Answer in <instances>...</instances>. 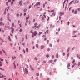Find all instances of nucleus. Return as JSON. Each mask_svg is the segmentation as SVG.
<instances>
[{
	"instance_id": "f257e3e1",
	"label": "nucleus",
	"mask_w": 80,
	"mask_h": 80,
	"mask_svg": "<svg viewBox=\"0 0 80 80\" xmlns=\"http://www.w3.org/2000/svg\"><path fill=\"white\" fill-rule=\"evenodd\" d=\"M37 31H35L34 32H32V36L33 38L34 37V36H36V35H37Z\"/></svg>"
},
{
	"instance_id": "f03ea898",
	"label": "nucleus",
	"mask_w": 80,
	"mask_h": 80,
	"mask_svg": "<svg viewBox=\"0 0 80 80\" xmlns=\"http://www.w3.org/2000/svg\"><path fill=\"white\" fill-rule=\"evenodd\" d=\"M24 72L26 74H28V69L26 68H25L24 70Z\"/></svg>"
},
{
	"instance_id": "7ed1b4c3",
	"label": "nucleus",
	"mask_w": 80,
	"mask_h": 80,
	"mask_svg": "<svg viewBox=\"0 0 80 80\" xmlns=\"http://www.w3.org/2000/svg\"><path fill=\"white\" fill-rule=\"evenodd\" d=\"M11 29L12 30L11 32L12 33H13V31H14V29L13 28H11Z\"/></svg>"
},
{
	"instance_id": "20e7f679",
	"label": "nucleus",
	"mask_w": 80,
	"mask_h": 80,
	"mask_svg": "<svg viewBox=\"0 0 80 80\" xmlns=\"http://www.w3.org/2000/svg\"><path fill=\"white\" fill-rule=\"evenodd\" d=\"M30 68L32 71H33L35 70L33 68H32L31 65H30Z\"/></svg>"
},
{
	"instance_id": "39448f33",
	"label": "nucleus",
	"mask_w": 80,
	"mask_h": 80,
	"mask_svg": "<svg viewBox=\"0 0 80 80\" xmlns=\"http://www.w3.org/2000/svg\"><path fill=\"white\" fill-rule=\"evenodd\" d=\"M22 4H23V2H22V1H21L19 2V4L21 6L22 5Z\"/></svg>"
},
{
	"instance_id": "423d86ee",
	"label": "nucleus",
	"mask_w": 80,
	"mask_h": 80,
	"mask_svg": "<svg viewBox=\"0 0 80 80\" xmlns=\"http://www.w3.org/2000/svg\"><path fill=\"white\" fill-rule=\"evenodd\" d=\"M40 5V2H38L36 4V6H38V5Z\"/></svg>"
},
{
	"instance_id": "0eeeda50",
	"label": "nucleus",
	"mask_w": 80,
	"mask_h": 80,
	"mask_svg": "<svg viewBox=\"0 0 80 80\" xmlns=\"http://www.w3.org/2000/svg\"><path fill=\"white\" fill-rule=\"evenodd\" d=\"M8 39L9 41H12V39L10 38V36H8Z\"/></svg>"
},
{
	"instance_id": "6e6552de",
	"label": "nucleus",
	"mask_w": 80,
	"mask_h": 80,
	"mask_svg": "<svg viewBox=\"0 0 80 80\" xmlns=\"http://www.w3.org/2000/svg\"><path fill=\"white\" fill-rule=\"evenodd\" d=\"M75 14H77V9L75 10L74 11Z\"/></svg>"
},
{
	"instance_id": "1a4fd4ad",
	"label": "nucleus",
	"mask_w": 80,
	"mask_h": 80,
	"mask_svg": "<svg viewBox=\"0 0 80 80\" xmlns=\"http://www.w3.org/2000/svg\"><path fill=\"white\" fill-rule=\"evenodd\" d=\"M52 62H53V60H50L49 62V63H52Z\"/></svg>"
},
{
	"instance_id": "9d476101",
	"label": "nucleus",
	"mask_w": 80,
	"mask_h": 80,
	"mask_svg": "<svg viewBox=\"0 0 80 80\" xmlns=\"http://www.w3.org/2000/svg\"><path fill=\"white\" fill-rule=\"evenodd\" d=\"M77 32H78V31H73V33L74 34H75V33H77Z\"/></svg>"
},
{
	"instance_id": "9b49d317",
	"label": "nucleus",
	"mask_w": 80,
	"mask_h": 80,
	"mask_svg": "<svg viewBox=\"0 0 80 80\" xmlns=\"http://www.w3.org/2000/svg\"><path fill=\"white\" fill-rule=\"evenodd\" d=\"M70 63H68V67H70Z\"/></svg>"
},
{
	"instance_id": "f8f14e48",
	"label": "nucleus",
	"mask_w": 80,
	"mask_h": 80,
	"mask_svg": "<svg viewBox=\"0 0 80 80\" xmlns=\"http://www.w3.org/2000/svg\"><path fill=\"white\" fill-rule=\"evenodd\" d=\"M37 23H34V27H37Z\"/></svg>"
},
{
	"instance_id": "ddd939ff",
	"label": "nucleus",
	"mask_w": 80,
	"mask_h": 80,
	"mask_svg": "<svg viewBox=\"0 0 80 80\" xmlns=\"http://www.w3.org/2000/svg\"><path fill=\"white\" fill-rule=\"evenodd\" d=\"M6 77V76H3V75H2V76H0V78H2L3 77Z\"/></svg>"
},
{
	"instance_id": "4468645a",
	"label": "nucleus",
	"mask_w": 80,
	"mask_h": 80,
	"mask_svg": "<svg viewBox=\"0 0 80 80\" xmlns=\"http://www.w3.org/2000/svg\"><path fill=\"white\" fill-rule=\"evenodd\" d=\"M77 57L78 58H79V59H80V56L78 55V54H77Z\"/></svg>"
},
{
	"instance_id": "2eb2a0df",
	"label": "nucleus",
	"mask_w": 80,
	"mask_h": 80,
	"mask_svg": "<svg viewBox=\"0 0 80 80\" xmlns=\"http://www.w3.org/2000/svg\"><path fill=\"white\" fill-rule=\"evenodd\" d=\"M44 48V46H41V49H43Z\"/></svg>"
},
{
	"instance_id": "dca6fc26",
	"label": "nucleus",
	"mask_w": 80,
	"mask_h": 80,
	"mask_svg": "<svg viewBox=\"0 0 80 80\" xmlns=\"http://www.w3.org/2000/svg\"><path fill=\"white\" fill-rule=\"evenodd\" d=\"M75 59H73L72 62V63L73 64V63H75Z\"/></svg>"
},
{
	"instance_id": "f3484780",
	"label": "nucleus",
	"mask_w": 80,
	"mask_h": 80,
	"mask_svg": "<svg viewBox=\"0 0 80 80\" xmlns=\"http://www.w3.org/2000/svg\"><path fill=\"white\" fill-rule=\"evenodd\" d=\"M60 17H62V12H60Z\"/></svg>"
},
{
	"instance_id": "a211bd4d",
	"label": "nucleus",
	"mask_w": 80,
	"mask_h": 80,
	"mask_svg": "<svg viewBox=\"0 0 80 80\" xmlns=\"http://www.w3.org/2000/svg\"><path fill=\"white\" fill-rule=\"evenodd\" d=\"M8 20H9V21L10 22H11V20L10 19V18H8Z\"/></svg>"
},
{
	"instance_id": "6ab92c4d",
	"label": "nucleus",
	"mask_w": 80,
	"mask_h": 80,
	"mask_svg": "<svg viewBox=\"0 0 80 80\" xmlns=\"http://www.w3.org/2000/svg\"><path fill=\"white\" fill-rule=\"evenodd\" d=\"M41 34H42V32H40L39 33L38 35L40 36V35Z\"/></svg>"
},
{
	"instance_id": "aec40b11",
	"label": "nucleus",
	"mask_w": 80,
	"mask_h": 80,
	"mask_svg": "<svg viewBox=\"0 0 80 80\" xmlns=\"http://www.w3.org/2000/svg\"><path fill=\"white\" fill-rule=\"evenodd\" d=\"M55 15H56L55 12H53V13L52 14V15H53V16H55Z\"/></svg>"
},
{
	"instance_id": "412c9836",
	"label": "nucleus",
	"mask_w": 80,
	"mask_h": 80,
	"mask_svg": "<svg viewBox=\"0 0 80 80\" xmlns=\"http://www.w3.org/2000/svg\"><path fill=\"white\" fill-rule=\"evenodd\" d=\"M26 52H28V48H26Z\"/></svg>"
},
{
	"instance_id": "4be33fe9",
	"label": "nucleus",
	"mask_w": 80,
	"mask_h": 80,
	"mask_svg": "<svg viewBox=\"0 0 80 80\" xmlns=\"http://www.w3.org/2000/svg\"><path fill=\"white\" fill-rule=\"evenodd\" d=\"M22 29H20L19 30V32H20V33H21V32H22Z\"/></svg>"
},
{
	"instance_id": "5701e85b",
	"label": "nucleus",
	"mask_w": 80,
	"mask_h": 80,
	"mask_svg": "<svg viewBox=\"0 0 80 80\" xmlns=\"http://www.w3.org/2000/svg\"><path fill=\"white\" fill-rule=\"evenodd\" d=\"M70 50V48H68V50H67V52H69V51Z\"/></svg>"
},
{
	"instance_id": "b1692460",
	"label": "nucleus",
	"mask_w": 80,
	"mask_h": 80,
	"mask_svg": "<svg viewBox=\"0 0 80 80\" xmlns=\"http://www.w3.org/2000/svg\"><path fill=\"white\" fill-rule=\"evenodd\" d=\"M0 66H2V62L0 61Z\"/></svg>"
},
{
	"instance_id": "393cba45",
	"label": "nucleus",
	"mask_w": 80,
	"mask_h": 80,
	"mask_svg": "<svg viewBox=\"0 0 80 80\" xmlns=\"http://www.w3.org/2000/svg\"><path fill=\"white\" fill-rule=\"evenodd\" d=\"M6 5H7V6H8V2H6Z\"/></svg>"
},
{
	"instance_id": "a878e982",
	"label": "nucleus",
	"mask_w": 80,
	"mask_h": 80,
	"mask_svg": "<svg viewBox=\"0 0 80 80\" xmlns=\"http://www.w3.org/2000/svg\"><path fill=\"white\" fill-rule=\"evenodd\" d=\"M32 8V6L30 5L28 9H30V8Z\"/></svg>"
},
{
	"instance_id": "bb28decb",
	"label": "nucleus",
	"mask_w": 80,
	"mask_h": 80,
	"mask_svg": "<svg viewBox=\"0 0 80 80\" xmlns=\"http://www.w3.org/2000/svg\"><path fill=\"white\" fill-rule=\"evenodd\" d=\"M71 9H72V7H70L69 8V11H70Z\"/></svg>"
},
{
	"instance_id": "cd10ccee",
	"label": "nucleus",
	"mask_w": 80,
	"mask_h": 80,
	"mask_svg": "<svg viewBox=\"0 0 80 80\" xmlns=\"http://www.w3.org/2000/svg\"><path fill=\"white\" fill-rule=\"evenodd\" d=\"M35 60H38V58H37V57H35Z\"/></svg>"
},
{
	"instance_id": "c85d7f7f",
	"label": "nucleus",
	"mask_w": 80,
	"mask_h": 80,
	"mask_svg": "<svg viewBox=\"0 0 80 80\" xmlns=\"http://www.w3.org/2000/svg\"><path fill=\"white\" fill-rule=\"evenodd\" d=\"M36 47L37 48H38V44H36Z\"/></svg>"
},
{
	"instance_id": "c756f323",
	"label": "nucleus",
	"mask_w": 80,
	"mask_h": 80,
	"mask_svg": "<svg viewBox=\"0 0 80 80\" xmlns=\"http://www.w3.org/2000/svg\"><path fill=\"white\" fill-rule=\"evenodd\" d=\"M56 57L57 58H58V54H57L56 55Z\"/></svg>"
},
{
	"instance_id": "7c9ffc66",
	"label": "nucleus",
	"mask_w": 80,
	"mask_h": 80,
	"mask_svg": "<svg viewBox=\"0 0 80 80\" xmlns=\"http://www.w3.org/2000/svg\"><path fill=\"white\" fill-rule=\"evenodd\" d=\"M11 5H13V2H11Z\"/></svg>"
},
{
	"instance_id": "2f4dec72",
	"label": "nucleus",
	"mask_w": 80,
	"mask_h": 80,
	"mask_svg": "<svg viewBox=\"0 0 80 80\" xmlns=\"http://www.w3.org/2000/svg\"><path fill=\"white\" fill-rule=\"evenodd\" d=\"M36 75L37 76H39V74L38 73H36Z\"/></svg>"
},
{
	"instance_id": "473e14b6",
	"label": "nucleus",
	"mask_w": 80,
	"mask_h": 80,
	"mask_svg": "<svg viewBox=\"0 0 80 80\" xmlns=\"http://www.w3.org/2000/svg\"><path fill=\"white\" fill-rule=\"evenodd\" d=\"M74 2V1H72L71 2V3H70V4L71 5L72 3H73Z\"/></svg>"
},
{
	"instance_id": "72a5a7b5",
	"label": "nucleus",
	"mask_w": 80,
	"mask_h": 80,
	"mask_svg": "<svg viewBox=\"0 0 80 80\" xmlns=\"http://www.w3.org/2000/svg\"><path fill=\"white\" fill-rule=\"evenodd\" d=\"M0 55H2V52L0 51Z\"/></svg>"
},
{
	"instance_id": "f704fd0d",
	"label": "nucleus",
	"mask_w": 80,
	"mask_h": 80,
	"mask_svg": "<svg viewBox=\"0 0 80 80\" xmlns=\"http://www.w3.org/2000/svg\"><path fill=\"white\" fill-rule=\"evenodd\" d=\"M0 70H4V69L0 68Z\"/></svg>"
},
{
	"instance_id": "c9c22d12",
	"label": "nucleus",
	"mask_w": 80,
	"mask_h": 80,
	"mask_svg": "<svg viewBox=\"0 0 80 80\" xmlns=\"http://www.w3.org/2000/svg\"><path fill=\"white\" fill-rule=\"evenodd\" d=\"M5 60L6 61V63H7V64H8V61H7V60L6 59H5Z\"/></svg>"
},
{
	"instance_id": "e433bc0d",
	"label": "nucleus",
	"mask_w": 80,
	"mask_h": 80,
	"mask_svg": "<svg viewBox=\"0 0 80 80\" xmlns=\"http://www.w3.org/2000/svg\"><path fill=\"white\" fill-rule=\"evenodd\" d=\"M0 60H1V61H3V59H2L1 58H0Z\"/></svg>"
},
{
	"instance_id": "4c0bfd02",
	"label": "nucleus",
	"mask_w": 80,
	"mask_h": 80,
	"mask_svg": "<svg viewBox=\"0 0 80 80\" xmlns=\"http://www.w3.org/2000/svg\"><path fill=\"white\" fill-rule=\"evenodd\" d=\"M28 19H29V16H28V17L26 18V20H28Z\"/></svg>"
},
{
	"instance_id": "58836bf2",
	"label": "nucleus",
	"mask_w": 80,
	"mask_h": 80,
	"mask_svg": "<svg viewBox=\"0 0 80 80\" xmlns=\"http://www.w3.org/2000/svg\"><path fill=\"white\" fill-rule=\"evenodd\" d=\"M16 15H17V17H19V14H17Z\"/></svg>"
},
{
	"instance_id": "ea45409f",
	"label": "nucleus",
	"mask_w": 80,
	"mask_h": 80,
	"mask_svg": "<svg viewBox=\"0 0 80 80\" xmlns=\"http://www.w3.org/2000/svg\"><path fill=\"white\" fill-rule=\"evenodd\" d=\"M46 57H47V58H48V57H49V55H47Z\"/></svg>"
},
{
	"instance_id": "a19ab883",
	"label": "nucleus",
	"mask_w": 80,
	"mask_h": 80,
	"mask_svg": "<svg viewBox=\"0 0 80 80\" xmlns=\"http://www.w3.org/2000/svg\"><path fill=\"white\" fill-rule=\"evenodd\" d=\"M80 65V62H79L78 63V66H79Z\"/></svg>"
},
{
	"instance_id": "79ce46f5",
	"label": "nucleus",
	"mask_w": 80,
	"mask_h": 80,
	"mask_svg": "<svg viewBox=\"0 0 80 80\" xmlns=\"http://www.w3.org/2000/svg\"><path fill=\"white\" fill-rule=\"evenodd\" d=\"M69 55H70V54L68 53L67 55V57H69Z\"/></svg>"
},
{
	"instance_id": "37998d69",
	"label": "nucleus",
	"mask_w": 80,
	"mask_h": 80,
	"mask_svg": "<svg viewBox=\"0 0 80 80\" xmlns=\"http://www.w3.org/2000/svg\"><path fill=\"white\" fill-rule=\"evenodd\" d=\"M78 11H80V8H78Z\"/></svg>"
},
{
	"instance_id": "c03bdc74",
	"label": "nucleus",
	"mask_w": 80,
	"mask_h": 80,
	"mask_svg": "<svg viewBox=\"0 0 80 80\" xmlns=\"http://www.w3.org/2000/svg\"><path fill=\"white\" fill-rule=\"evenodd\" d=\"M14 69H16V68H17L16 67V66H14Z\"/></svg>"
},
{
	"instance_id": "a18cd8bd",
	"label": "nucleus",
	"mask_w": 80,
	"mask_h": 80,
	"mask_svg": "<svg viewBox=\"0 0 80 80\" xmlns=\"http://www.w3.org/2000/svg\"><path fill=\"white\" fill-rule=\"evenodd\" d=\"M50 48H48V49L47 51H48V52H49V51H50Z\"/></svg>"
},
{
	"instance_id": "49530a36",
	"label": "nucleus",
	"mask_w": 80,
	"mask_h": 80,
	"mask_svg": "<svg viewBox=\"0 0 80 80\" xmlns=\"http://www.w3.org/2000/svg\"><path fill=\"white\" fill-rule=\"evenodd\" d=\"M60 30V28H59L58 30V32H59Z\"/></svg>"
},
{
	"instance_id": "de8ad7c7",
	"label": "nucleus",
	"mask_w": 80,
	"mask_h": 80,
	"mask_svg": "<svg viewBox=\"0 0 80 80\" xmlns=\"http://www.w3.org/2000/svg\"><path fill=\"white\" fill-rule=\"evenodd\" d=\"M43 17H44L45 18H46V16H45V15H43Z\"/></svg>"
},
{
	"instance_id": "09e8293b",
	"label": "nucleus",
	"mask_w": 80,
	"mask_h": 80,
	"mask_svg": "<svg viewBox=\"0 0 80 80\" xmlns=\"http://www.w3.org/2000/svg\"><path fill=\"white\" fill-rule=\"evenodd\" d=\"M74 49H75V48H73L72 49V50H74Z\"/></svg>"
},
{
	"instance_id": "8fccbe9b",
	"label": "nucleus",
	"mask_w": 80,
	"mask_h": 80,
	"mask_svg": "<svg viewBox=\"0 0 80 80\" xmlns=\"http://www.w3.org/2000/svg\"><path fill=\"white\" fill-rule=\"evenodd\" d=\"M15 38H16L17 40H18V38H17V36H15Z\"/></svg>"
},
{
	"instance_id": "3c124183",
	"label": "nucleus",
	"mask_w": 80,
	"mask_h": 80,
	"mask_svg": "<svg viewBox=\"0 0 80 80\" xmlns=\"http://www.w3.org/2000/svg\"><path fill=\"white\" fill-rule=\"evenodd\" d=\"M46 33L47 34L48 33V30L46 31Z\"/></svg>"
},
{
	"instance_id": "603ef678",
	"label": "nucleus",
	"mask_w": 80,
	"mask_h": 80,
	"mask_svg": "<svg viewBox=\"0 0 80 80\" xmlns=\"http://www.w3.org/2000/svg\"><path fill=\"white\" fill-rule=\"evenodd\" d=\"M59 20H61V16H59Z\"/></svg>"
},
{
	"instance_id": "864d4df0",
	"label": "nucleus",
	"mask_w": 80,
	"mask_h": 80,
	"mask_svg": "<svg viewBox=\"0 0 80 80\" xmlns=\"http://www.w3.org/2000/svg\"><path fill=\"white\" fill-rule=\"evenodd\" d=\"M73 12H74V9H73L72 11V12L73 13Z\"/></svg>"
},
{
	"instance_id": "5fc2aeb1",
	"label": "nucleus",
	"mask_w": 80,
	"mask_h": 80,
	"mask_svg": "<svg viewBox=\"0 0 80 80\" xmlns=\"http://www.w3.org/2000/svg\"><path fill=\"white\" fill-rule=\"evenodd\" d=\"M54 10H52L51 11V12H54Z\"/></svg>"
},
{
	"instance_id": "6e6d98bb",
	"label": "nucleus",
	"mask_w": 80,
	"mask_h": 80,
	"mask_svg": "<svg viewBox=\"0 0 80 80\" xmlns=\"http://www.w3.org/2000/svg\"><path fill=\"white\" fill-rule=\"evenodd\" d=\"M52 59H53V58H54V55H52Z\"/></svg>"
},
{
	"instance_id": "4d7b16f0",
	"label": "nucleus",
	"mask_w": 80,
	"mask_h": 80,
	"mask_svg": "<svg viewBox=\"0 0 80 80\" xmlns=\"http://www.w3.org/2000/svg\"><path fill=\"white\" fill-rule=\"evenodd\" d=\"M47 43L48 44L49 43V40H48L47 41Z\"/></svg>"
},
{
	"instance_id": "13d9d810",
	"label": "nucleus",
	"mask_w": 80,
	"mask_h": 80,
	"mask_svg": "<svg viewBox=\"0 0 80 80\" xmlns=\"http://www.w3.org/2000/svg\"><path fill=\"white\" fill-rule=\"evenodd\" d=\"M68 25H70V22L69 21L68 22Z\"/></svg>"
},
{
	"instance_id": "bf43d9fd",
	"label": "nucleus",
	"mask_w": 80,
	"mask_h": 80,
	"mask_svg": "<svg viewBox=\"0 0 80 80\" xmlns=\"http://www.w3.org/2000/svg\"><path fill=\"white\" fill-rule=\"evenodd\" d=\"M24 12H25L26 11H27V10L26 9H24Z\"/></svg>"
},
{
	"instance_id": "052dcab7",
	"label": "nucleus",
	"mask_w": 80,
	"mask_h": 80,
	"mask_svg": "<svg viewBox=\"0 0 80 80\" xmlns=\"http://www.w3.org/2000/svg\"><path fill=\"white\" fill-rule=\"evenodd\" d=\"M42 37H46V35H44L42 36Z\"/></svg>"
},
{
	"instance_id": "680f3d73",
	"label": "nucleus",
	"mask_w": 80,
	"mask_h": 80,
	"mask_svg": "<svg viewBox=\"0 0 80 80\" xmlns=\"http://www.w3.org/2000/svg\"><path fill=\"white\" fill-rule=\"evenodd\" d=\"M2 50L3 51V52H4V53H6L5 51H4V50H3V49H2Z\"/></svg>"
},
{
	"instance_id": "e2e57ef3",
	"label": "nucleus",
	"mask_w": 80,
	"mask_h": 80,
	"mask_svg": "<svg viewBox=\"0 0 80 80\" xmlns=\"http://www.w3.org/2000/svg\"><path fill=\"white\" fill-rule=\"evenodd\" d=\"M12 60H14V58H13V56H12Z\"/></svg>"
},
{
	"instance_id": "0e129e2a",
	"label": "nucleus",
	"mask_w": 80,
	"mask_h": 80,
	"mask_svg": "<svg viewBox=\"0 0 80 80\" xmlns=\"http://www.w3.org/2000/svg\"><path fill=\"white\" fill-rule=\"evenodd\" d=\"M0 20L1 21V22L3 20V19H2V18H1Z\"/></svg>"
},
{
	"instance_id": "69168bd1",
	"label": "nucleus",
	"mask_w": 80,
	"mask_h": 80,
	"mask_svg": "<svg viewBox=\"0 0 80 80\" xmlns=\"http://www.w3.org/2000/svg\"><path fill=\"white\" fill-rule=\"evenodd\" d=\"M77 37V36L75 35L74 36H72V37L74 38V37Z\"/></svg>"
},
{
	"instance_id": "338daca9",
	"label": "nucleus",
	"mask_w": 80,
	"mask_h": 80,
	"mask_svg": "<svg viewBox=\"0 0 80 80\" xmlns=\"http://www.w3.org/2000/svg\"><path fill=\"white\" fill-rule=\"evenodd\" d=\"M8 2H11V0H8Z\"/></svg>"
},
{
	"instance_id": "774afa93",
	"label": "nucleus",
	"mask_w": 80,
	"mask_h": 80,
	"mask_svg": "<svg viewBox=\"0 0 80 80\" xmlns=\"http://www.w3.org/2000/svg\"><path fill=\"white\" fill-rule=\"evenodd\" d=\"M43 8H45V4H43Z\"/></svg>"
}]
</instances>
